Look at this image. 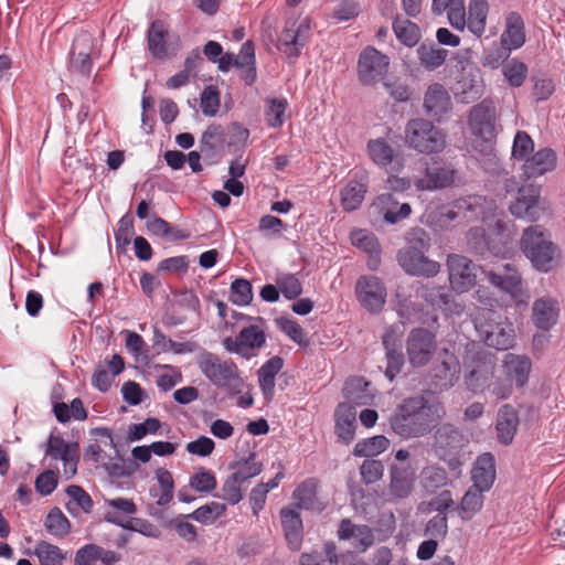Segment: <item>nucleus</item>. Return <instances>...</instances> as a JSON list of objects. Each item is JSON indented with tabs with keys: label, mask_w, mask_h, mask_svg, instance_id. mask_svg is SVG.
<instances>
[{
	"label": "nucleus",
	"mask_w": 565,
	"mask_h": 565,
	"mask_svg": "<svg viewBox=\"0 0 565 565\" xmlns=\"http://www.w3.org/2000/svg\"><path fill=\"white\" fill-rule=\"evenodd\" d=\"M390 58L373 46L365 47L359 56L358 76L362 84L372 85L386 75Z\"/></svg>",
	"instance_id": "4468645a"
},
{
	"label": "nucleus",
	"mask_w": 565,
	"mask_h": 565,
	"mask_svg": "<svg viewBox=\"0 0 565 565\" xmlns=\"http://www.w3.org/2000/svg\"><path fill=\"white\" fill-rule=\"evenodd\" d=\"M520 248L531 265L542 273L554 269L561 259L559 248L552 242L551 235L541 225H532L523 231Z\"/></svg>",
	"instance_id": "20e7f679"
},
{
	"label": "nucleus",
	"mask_w": 565,
	"mask_h": 565,
	"mask_svg": "<svg viewBox=\"0 0 565 565\" xmlns=\"http://www.w3.org/2000/svg\"><path fill=\"white\" fill-rule=\"evenodd\" d=\"M406 244L397 253L398 265L412 276L435 277L440 264L426 256L430 248L429 235L419 227L412 228L406 235Z\"/></svg>",
	"instance_id": "7ed1b4c3"
},
{
	"label": "nucleus",
	"mask_w": 565,
	"mask_h": 565,
	"mask_svg": "<svg viewBox=\"0 0 565 565\" xmlns=\"http://www.w3.org/2000/svg\"><path fill=\"white\" fill-rule=\"evenodd\" d=\"M417 56L422 66H424L426 70L433 71L445 63L448 56V51L439 47L434 43H422L417 47Z\"/></svg>",
	"instance_id": "de8ad7c7"
},
{
	"label": "nucleus",
	"mask_w": 565,
	"mask_h": 565,
	"mask_svg": "<svg viewBox=\"0 0 565 565\" xmlns=\"http://www.w3.org/2000/svg\"><path fill=\"white\" fill-rule=\"evenodd\" d=\"M75 449H78L77 443H66L60 435L51 434L45 444V455L52 460H61Z\"/></svg>",
	"instance_id": "4d7b16f0"
},
{
	"label": "nucleus",
	"mask_w": 565,
	"mask_h": 565,
	"mask_svg": "<svg viewBox=\"0 0 565 565\" xmlns=\"http://www.w3.org/2000/svg\"><path fill=\"white\" fill-rule=\"evenodd\" d=\"M230 300L237 306H247L253 300L252 285L248 280L237 278L231 284Z\"/></svg>",
	"instance_id": "774afa93"
},
{
	"label": "nucleus",
	"mask_w": 565,
	"mask_h": 565,
	"mask_svg": "<svg viewBox=\"0 0 565 565\" xmlns=\"http://www.w3.org/2000/svg\"><path fill=\"white\" fill-rule=\"evenodd\" d=\"M436 349L437 342L433 332L423 328L413 329L409 332L406 341V354L412 366H425Z\"/></svg>",
	"instance_id": "ddd939ff"
},
{
	"label": "nucleus",
	"mask_w": 565,
	"mask_h": 565,
	"mask_svg": "<svg viewBox=\"0 0 565 565\" xmlns=\"http://www.w3.org/2000/svg\"><path fill=\"white\" fill-rule=\"evenodd\" d=\"M393 30L396 38L407 46L415 45L419 40V29L409 20L396 19L393 22Z\"/></svg>",
	"instance_id": "0e129e2a"
},
{
	"label": "nucleus",
	"mask_w": 565,
	"mask_h": 565,
	"mask_svg": "<svg viewBox=\"0 0 565 565\" xmlns=\"http://www.w3.org/2000/svg\"><path fill=\"white\" fill-rule=\"evenodd\" d=\"M105 505L107 507L105 519L110 523L121 526H124L125 519L137 511L134 501L124 498L105 500Z\"/></svg>",
	"instance_id": "37998d69"
},
{
	"label": "nucleus",
	"mask_w": 565,
	"mask_h": 565,
	"mask_svg": "<svg viewBox=\"0 0 565 565\" xmlns=\"http://www.w3.org/2000/svg\"><path fill=\"white\" fill-rule=\"evenodd\" d=\"M373 205L379 209L387 224H396L407 218L412 213V207L408 203L399 204L390 193L379 195Z\"/></svg>",
	"instance_id": "473e14b6"
},
{
	"label": "nucleus",
	"mask_w": 565,
	"mask_h": 565,
	"mask_svg": "<svg viewBox=\"0 0 565 565\" xmlns=\"http://www.w3.org/2000/svg\"><path fill=\"white\" fill-rule=\"evenodd\" d=\"M284 476V468L281 467L273 479L267 482H260L250 490L249 504L254 515L257 516L259 514L266 503L268 492L278 487Z\"/></svg>",
	"instance_id": "c03bdc74"
},
{
	"label": "nucleus",
	"mask_w": 565,
	"mask_h": 565,
	"mask_svg": "<svg viewBox=\"0 0 565 565\" xmlns=\"http://www.w3.org/2000/svg\"><path fill=\"white\" fill-rule=\"evenodd\" d=\"M390 476L391 493L398 499L407 498L413 491L415 469L409 463L392 465Z\"/></svg>",
	"instance_id": "7c9ffc66"
},
{
	"label": "nucleus",
	"mask_w": 565,
	"mask_h": 565,
	"mask_svg": "<svg viewBox=\"0 0 565 565\" xmlns=\"http://www.w3.org/2000/svg\"><path fill=\"white\" fill-rule=\"evenodd\" d=\"M366 151L372 162L381 168L391 167L397 172L403 169V158L384 138L370 139Z\"/></svg>",
	"instance_id": "4be33fe9"
},
{
	"label": "nucleus",
	"mask_w": 565,
	"mask_h": 565,
	"mask_svg": "<svg viewBox=\"0 0 565 565\" xmlns=\"http://www.w3.org/2000/svg\"><path fill=\"white\" fill-rule=\"evenodd\" d=\"M558 301L550 296L536 299L532 306L533 324L542 331L551 330L558 320Z\"/></svg>",
	"instance_id": "b1692460"
},
{
	"label": "nucleus",
	"mask_w": 565,
	"mask_h": 565,
	"mask_svg": "<svg viewBox=\"0 0 565 565\" xmlns=\"http://www.w3.org/2000/svg\"><path fill=\"white\" fill-rule=\"evenodd\" d=\"M475 326L488 347L507 350L514 341V329L507 317L491 309L483 310L476 319Z\"/></svg>",
	"instance_id": "39448f33"
},
{
	"label": "nucleus",
	"mask_w": 565,
	"mask_h": 565,
	"mask_svg": "<svg viewBox=\"0 0 565 565\" xmlns=\"http://www.w3.org/2000/svg\"><path fill=\"white\" fill-rule=\"evenodd\" d=\"M557 154L552 148H540L523 161L522 172L527 179L539 178L556 168Z\"/></svg>",
	"instance_id": "5701e85b"
},
{
	"label": "nucleus",
	"mask_w": 565,
	"mask_h": 565,
	"mask_svg": "<svg viewBox=\"0 0 565 565\" xmlns=\"http://www.w3.org/2000/svg\"><path fill=\"white\" fill-rule=\"evenodd\" d=\"M359 302L371 313L380 312L386 302V288L376 276H361L355 285Z\"/></svg>",
	"instance_id": "dca6fc26"
},
{
	"label": "nucleus",
	"mask_w": 565,
	"mask_h": 565,
	"mask_svg": "<svg viewBox=\"0 0 565 565\" xmlns=\"http://www.w3.org/2000/svg\"><path fill=\"white\" fill-rule=\"evenodd\" d=\"M244 489V483L234 473H231L224 480L216 497L234 505L243 500Z\"/></svg>",
	"instance_id": "864d4df0"
},
{
	"label": "nucleus",
	"mask_w": 565,
	"mask_h": 565,
	"mask_svg": "<svg viewBox=\"0 0 565 565\" xmlns=\"http://www.w3.org/2000/svg\"><path fill=\"white\" fill-rule=\"evenodd\" d=\"M534 152V141L531 136L523 130L516 131L513 145L512 157L519 161H525Z\"/></svg>",
	"instance_id": "338daca9"
},
{
	"label": "nucleus",
	"mask_w": 565,
	"mask_h": 565,
	"mask_svg": "<svg viewBox=\"0 0 565 565\" xmlns=\"http://www.w3.org/2000/svg\"><path fill=\"white\" fill-rule=\"evenodd\" d=\"M451 108V97L441 84L435 83L428 86L424 95V109L427 115L440 120Z\"/></svg>",
	"instance_id": "393cba45"
},
{
	"label": "nucleus",
	"mask_w": 565,
	"mask_h": 565,
	"mask_svg": "<svg viewBox=\"0 0 565 565\" xmlns=\"http://www.w3.org/2000/svg\"><path fill=\"white\" fill-rule=\"evenodd\" d=\"M226 141L225 130L221 125L212 124L202 134L200 139V152L204 157H213L224 147Z\"/></svg>",
	"instance_id": "79ce46f5"
},
{
	"label": "nucleus",
	"mask_w": 565,
	"mask_h": 565,
	"mask_svg": "<svg viewBox=\"0 0 565 565\" xmlns=\"http://www.w3.org/2000/svg\"><path fill=\"white\" fill-rule=\"evenodd\" d=\"M532 362L526 355L507 353L502 361V372L518 387H523L529 381Z\"/></svg>",
	"instance_id": "c85d7f7f"
},
{
	"label": "nucleus",
	"mask_w": 565,
	"mask_h": 565,
	"mask_svg": "<svg viewBox=\"0 0 565 565\" xmlns=\"http://www.w3.org/2000/svg\"><path fill=\"white\" fill-rule=\"evenodd\" d=\"M540 193V188L533 184L520 188L515 201L509 206L511 214L516 218L537 221L541 215Z\"/></svg>",
	"instance_id": "f3484780"
},
{
	"label": "nucleus",
	"mask_w": 565,
	"mask_h": 565,
	"mask_svg": "<svg viewBox=\"0 0 565 565\" xmlns=\"http://www.w3.org/2000/svg\"><path fill=\"white\" fill-rule=\"evenodd\" d=\"M266 342V335L262 328L250 324L241 330L236 338H226L223 345L226 351L241 355H247L250 350L260 349Z\"/></svg>",
	"instance_id": "6ab92c4d"
},
{
	"label": "nucleus",
	"mask_w": 565,
	"mask_h": 565,
	"mask_svg": "<svg viewBox=\"0 0 565 565\" xmlns=\"http://www.w3.org/2000/svg\"><path fill=\"white\" fill-rule=\"evenodd\" d=\"M419 296L435 309L447 310L451 295L444 286L427 284L418 290Z\"/></svg>",
	"instance_id": "8fccbe9b"
},
{
	"label": "nucleus",
	"mask_w": 565,
	"mask_h": 565,
	"mask_svg": "<svg viewBox=\"0 0 565 565\" xmlns=\"http://www.w3.org/2000/svg\"><path fill=\"white\" fill-rule=\"evenodd\" d=\"M190 487L196 492L210 493L216 489L215 475L204 467H200L190 478Z\"/></svg>",
	"instance_id": "680f3d73"
},
{
	"label": "nucleus",
	"mask_w": 565,
	"mask_h": 565,
	"mask_svg": "<svg viewBox=\"0 0 565 565\" xmlns=\"http://www.w3.org/2000/svg\"><path fill=\"white\" fill-rule=\"evenodd\" d=\"M511 53L512 51L503 45L500 41L493 42L483 50L481 64L483 67L497 70L508 62Z\"/></svg>",
	"instance_id": "3c124183"
},
{
	"label": "nucleus",
	"mask_w": 565,
	"mask_h": 565,
	"mask_svg": "<svg viewBox=\"0 0 565 565\" xmlns=\"http://www.w3.org/2000/svg\"><path fill=\"white\" fill-rule=\"evenodd\" d=\"M526 41L525 24L520 13L509 12L504 18V30L500 35V42L511 51L521 49Z\"/></svg>",
	"instance_id": "cd10ccee"
},
{
	"label": "nucleus",
	"mask_w": 565,
	"mask_h": 565,
	"mask_svg": "<svg viewBox=\"0 0 565 565\" xmlns=\"http://www.w3.org/2000/svg\"><path fill=\"white\" fill-rule=\"evenodd\" d=\"M444 415V405L435 395H418L404 399L390 417V425L403 439L418 438L430 433Z\"/></svg>",
	"instance_id": "f257e3e1"
},
{
	"label": "nucleus",
	"mask_w": 565,
	"mask_h": 565,
	"mask_svg": "<svg viewBox=\"0 0 565 565\" xmlns=\"http://www.w3.org/2000/svg\"><path fill=\"white\" fill-rule=\"evenodd\" d=\"M66 493L70 498L66 503V508L71 513H77L78 511L89 512L93 508V501L89 494L79 486H68Z\"/></svg>",
	"instance_id": "5fc2aeb1"
},
{
	"label": "nucleus",
	"mask_w": 565,
	"mask_h": 565,
	"mask_svg": "<svg viewBox=\"0 0 565 565\" xmlns=\"http://www.w3.org/2000/svg\"><path fill=\"white\" fill-rule=\"evenodd\" d=\"M310 20L308 18H289L279 34L277 49L290 60L301 55L310 38Z\"/></svg>",
	"instance_id": "1a4fd4ad"
},
{
	"label": "nucleus",
	"mask_w": 565,
	"mask_h": 565,
	"mask_svg": "<svg viewBox=\"0 0 565 565\" xmlns=\"http://www.w3.org/2000/svg\"><path fill=\"white\" fill-rule=\"evenodd\" d=\"M284 366V360L275 355L267 360L258 370V384L267 401L274 397L275 393V379L276 375Z\"/></svg>",
	"instance_id": "ea45409f"
},
{
	"label": "nucleus",
	"mask_w": 565,
	"mask_h": 565,
	"mask_svg": "<svg viewBox=\"0 0 565 565\" xmlns=\"http://www.w3.org/2000/svg\"><path fill=\"white\" fill-rule=\"evenodd\" d=\"M489 3L487 0H470L466 14V28L475 36L481 38L486 32Z\"/></svg>",
	"instance_id": "58836bf2"
},
{
	"label": "nucleus",
	"mask_w": 565,
	"mask_h": 565,
	"mask_svg": "<svg viewBox=\"0 0 565 565\" xmlns=\"http://www.w3.org/2000/svg\"><path fill=\"white\" fill-rule=\"evenodd\" d=\"M519 425V416L511 405H503L498 412L497 434L498 439L503 445L512 443Z\"/></svg>",
	"instance_id": "4c0bfd02"
},
{
	"label": "nucleus",
	"mask_w": 565,
	"mask_h": 565,
	"mask_svg": "<svg viewBox=\"0 0 565 565\" xmlns=\"http://www.w3.org/2000/svg\"><path fill=\"white\" fill-rule=\"evenodd\" d=\"M449 282L456 292H467L477 282L478 266L466 256L450 254L447 257Z\"/></svg>",
	"instance_id": "2eb2a0df"
},
{
	"label": "nucleus",
	"mask_w": 565,
	"mask_h": 565,
	"mask_svg": "<svg viewBox=\"0 0 565 565\" xmlns=\"http://www.w3.org/2000/svg\"><path fill=\"white\" fill-rule=\"evenodd\" d=\"M228 468L244 484L252 478L258 476L263 469V462L257 459L255 452H250L246 458L233 461Z\"/></svg>",
	"instance_id": "a18cd8bd"
},
{
	"label": "nucleus",
	"mask_w": 565,
	"mask_h": 565,
	"mask_svg": "<svg viewBox=\"0 0 565 565\" xmlns=\"http://www.w3.org/2000/svg\"><path fill=\"white\" fill-rule=\"evenodd\" d=\"M46 531L54 536H65L68 534L71 524L68 519L58 508H53L45 519Z\"/></svg>",
	"instance_id": "bf43d9fd"
},
{
	"label": "nucleus",
	"mask_w": 565,
	"mask_h": 565,
	"mask_svg": "<svg viewBox=\"0 0 565 565\" xmlns=\"http://www.w3.org/2000/svg\"><path fill=\"white\" fill-rule=\"evenodd\" d=\"M367 191L366 177L361 174L360 179L350 180L341 190V206L347 212L358 210Z\"/></svg>",
	"instance_id": "e433bc0d"
},
{
	"label": "nucleus",
	"mask_w": 565,
	"mask_h": 565,
	"mask_svg": "<svg viewBox=\"0 0 565 565\" xmlns=\"http://www.w3.org/2000/svg\"><path fill=\"white\" fill-rule=\"evenodd\" d=\"M202 374L217 387L236 390L242 380L236 364L231 360H221L216 354L204 351L198 359Z\"/></svg>",
	"instance_id": "0eeeda50"
},
{
	"label": "nucleus",
	"mask_w": 565,
	"mask_h": 565,
	"mask_svg": "<svg viewBox=\"0 0 565 565\" xmlns=\"http://www.w3.org/2000/svg\"><path fill=\"white\" fill-rule=\"evenodd\" d=\"M318 482L315 479H307L300 483L292 493L296 505L299 509L320 512L324 503L318 498Z\"/></svg>",
	"instance_id": "f704fd0d"
},
{
	"label": "nucleus",
	"mask_w": 565,
	"mask_h": 565,
	"mask_svg": "<svg viewBox=\"0 0 565 565\" xmlns=\"http://www.w3.org/2000/svg\"><path fill=\"white\" fill-rule=\"evenodd\" d=\"M125 367L120 355L114 354L105 364H99L92 376V385L100 392H107L114 379L119 375Z\"/></svg>",
	"instance_id": "72a5a7b5"
},
{
	"label": "nucleus",
	"mask_w": 565,
	"mask_h": 565,
	"mask_svg": "<svg viewBox=\"0 0 565 565\" xmlns=\"http://www.w3.org/2000/svg\"><path fill=\"white\" fill-rule=\"evenodd\" d=\"M335 419V435L339 440L344 444H350L355 435L356 428V411L355 407L341 403L334 412Z\"/></svg>",
	"instance_id": "2f4dec72"
},
{
	"label": "nucleus",
	"mask_w": 565,
	"mask_h": 565,
	"mask_svg": "<svg viewBox=\"0 0 565 565\" xmlns=\"http://www.w3.org/2000/svg\"><path fill=\"white\" fill-rule=\"evenodd\" d=\"M388 446L390 440L383 435H377L356 443L353 454L356 457H374L385 451Z\"/></svg>",
	"instance_id": "603ef678"
},
{
	"label": "nucleus",
	"mask_w": 565,
	"mask_h": 565,
	"mask_svg": "<svg viewBox=\"0 0 565 565\" xmlns=\"http://www.w3.org/2000/svg\"><path fill=\"white\" fill-rule=\"evenodd\" d=\"M486 275L493 286L507 292L516 305H527L530 294L523 287L522 277L515 266L507 263L497 270L487 271Z\"/></svg>",
	"instance_id": "9d476101"
},
{
	"label": "nucleus",
	"mask_w": 565,
	"mask_h": 565,
	"mask_svg": "<svg viewBox=\"0 0 565 565\" xmlns=\"http://www.w3.org/2000/svg\"><path fill=\"white\" fill-rule=\"evenodd\" d=\"M527 66L518 58L508 60L502 66V74L510 86L520 87L523 85L527 77Z\"/></svg>",
	"instance_id": "13d9d810"
},
{
	"label": "nucleus",
	"mask_w": 565,
	"mask_h": 565,
	"mask_svg": "<svg viewBox=\"0 0 565 565\" xmlns=\"http://www.w3.org/2000/svg\"><path fill=\"white\" fill-rule=\"evenodd\" d=\"M495 207V202L492 199L482 195H468L438 207L429 214V223L440 230H448L465 222L487 221L493 215Z\"/></svg>",
	"instance_id": "f03ea898"
},
{
	"label": "nucleus",
	"mask_w": 565,
	"mask_h": 565,
	"mask_svg": "<svg viewBox=\"0 0 565 565\" xmlns=\"http://www.w3.org/2000/svg\"><path fill=\"white\" fill-rule=\"evenodd\" d=\"M34 555L41 565H63L65 554L62 550L49 542L41 541L34 546Z\"/></svg>",
	"instance_id": "6e6d98bb"
},
{
	"label": "nucleus",
	"mask_w": 565,
	"mask_h": 565,
	"mask_svg": "<svg viewBox=\"0 0 565 565\" xmlns=\"http://www.w3.org/2000/svg\"><path fill=\"white\" fill-rule=\"evenodd\" d=\"M493 375V365L490 362L479 363L466 376V384L473 393L483 392L490 387V380Z\"/></svg>",
	"instance_id": "09e8293b"
},
{
	"label": "nucleus",
	"mask_w": 565,
	"mask_h": 565,
	"mask_svg": "<svg viewBox=\"0 0 565 565\" xmlns=\"http://www.w3.org/2000/svg\"><path fill=\"white\" fill-rule=\"evenodd\" d=\"M169 29L162 20H153L147 31V46L152 57L166 60L170 54Z\"/></svg>",
	"instance_id": "a878e982"
},
{
	"label": "nucleus",
	"mask_w": 565,
	"mask_h": 565,
	"mask_svg": "<svg viewBox=\"0 0 565 565\" xmlns=\"http://www.w3.org/2000/svg\"><path fill=\"white\" fill-rule=\"evenodd\" d=\"M405 145L420 153H437L446 146L445 135L424 118L411 119L404 129Z\"/></svg>",
	"instance_id": "423d86ee"
},
{
	"label": "nucleus",
	"mask_w": 565,
	"mask_h": 565,
	"mask_svg": "<svg viewBox=\"0 0 565 565\" xmlns=\"http://www.w3.org/2000/svg\"><path fill=\"white\" fill-rule=\"evenodd\" d=\"M495 480L494 457L490 452H484L477 457L471 470L472 488L488 492Z\"/></svg>",
	"instance_id": "bb28decb"
},
{
	"label": "nucleus",
	"mask_w": 565,
	"mask_h": 565,
	"mask_svg": "<svg viewBox=\"0 0 565 565\" xmlns=\"http://www.w3.org/2000/svg\"><path fill=\"white\" fill-rule=\"evenodd\" d=\"M495 107L490 99H483L475 105L469 114V126L473 135L490 140L494 137Z\"/></svg>",
	"instance_id": "a211bd4d"
},
{
	"label": "nucleus",
	"mask_w": 565,
	"mask_h": 565,
	"mask_svg": "<svg viewBox=\"0 0 565 565\" xmlns=\"http://www.w3.org/2000/svg\"><path fill=\"white\" fill-rule=\"evenodd\" d=\"M456 178L457 170L451 163L431 158L426 161L425 175L415 178L414 184L418 191H435L452 186Z\"/></svg>",
	"instance_id": "9b49d317"
},
{
	"label": "nucleus",
	"mask_w": 565,
	"mask_h": 565,
	"mask_svg": "<svg viewBox=\"0 0 565 565\" xmlns=\"http://www.w3.org/2000/svg\"><path fill=\"white\" fill-rule=\"evenodd\" d=\"M226 512V505L216 501H212L205 505L198 508L189 516L196 522L211 524Z\"/></svg>",
	"instance_id": "052dcab7"
},
{
	"label": "nucleus",
	"mask_w": 565,
	"mask_h": 565,
	"mask_svg": "<svg viewBox=\"0 0 565 565\" xmlns=\"http://www.w3.org/2000/svg\"><path fill=\"white\" fill-rule=\"evenodd\" d=\"M281 525L285 537L291 550L298 551L302 541V521L299 513L291 508H284L280 511Z\"/></svg>",
	"instance_id": "c9c22d12"
},
{
	"label": "nucleus",
	"mask_w": 565,
	"mask_h": 565,
	"mask_svg": "<svg viewBox=\"0 0 565 565\" xmlns=\"http://www.w3.org/2000/svg\"><path fill=\"white\" fill-rule=\"evenodd\" d=\"M447 480V473L445 469L440 467L428 466L422 471V484L429 492H434L438 488L444 487Z\"/></svg>",
	"instance_id": "69168bd1"
},
{
	"label": "nucleus",
	"mask_w": 565,
	"mask_h": 565,
	"mask_svg": "<svg viewBox=\"0 0 565 565\" xmlns=\"http://www.w3.org/2000/svg\"><path fill=\"white\" fill-rule=\"evenodd\" d=\"M459 373L460 364L457 356L445 350L443 360L430 371L431 384L437 391H446L455 385Z\"/></svg>",
	"instance_id": "412c9836"
},
{
	"label": "nucleus",
	"mask_w": 565,
	"mask_h": 565,
	"mask_svg": "<svg viewBox=\"0 0 565 565\" xmlns=\"http://www.w3.org/2000/svg\"><path fill=\"white\" fill-rule=\"evenodd\" d=\"M287 105L285 98H271L267 100L265 118L269 127L279 128L284 125Z\"/></svg>",
	"instance_id": "e2e57ef3"
},
{
	"label": "nucleus",
	"mask_w": 565,
	"mask_h": 565,
	"mask_svg": "<svg viewBox=\"0 0 565 565\" xmlns=\"http://www.w3.org/2000/svg\"><path fill=\"white\" fill-rule=\"evenodd\" d=\"M93 52L92 36L87 33L77 35L70 51L68 70L73 73L88 77L93 62L90 58Z\"/></svg>",
	"instance_id": "aec40b11"
},
{
	"label": "nucleus",
	"mask_w": 565,
	"mask_h": 565,
	"mask_svg": "<svg viewBox=\"0 0 565 565\" xmlns=\"http://www.w3.org/2000/svg\"><path fill=\"white\" fill-rule=\"evenodd\" d=\"M338 537L343 541H352L353 547L360 552H365L374 543L373 532L367 525H355L349 519L341 521Z\"/></svg>",
	"instance_id": "c756f323"
},
{
	"label": "nucleus",
	"mask_w": 565,
	"mask_h": 565,
	"mask_svg": "<svg viewBox=\"0 0 565 565\" xmlns=\"http://www.w3.org/2000/svg\"><path fill=\"white\" fill-rule=\"evenodd\" d=\"M92 434L96 439L86 447L85 458L87 460L98 462L102 459L104 447L116 448V444L114 441L113 434L108 428L98 427L93 429Z\"/></svg>",
	"instance_id": "49530a36"
},
{
	"label": "nucleus",
	"mask_w": 565,
	"mask_h": 565,
	"mask_svg": "<svg viewBox=\"0 0 565 565\" xmlns=\"http://www.w3.org/2000/svg\"><path fill=\"white\" fill-rule=\"evenodd\" d=\"M491 233L487 235L486 230L481 226L471 227L467 233V239L469 245L478 253L484 250H491L499 253L500 249L493 245L491 235L498 236L499 243L505 246L511 242L513 233L511 225L501 218H495L489 225Z\"/></svg>",
	"instance_id": "f8f14e48"
},
{
	"label": "nucleus",
	"mask_w": 565,
	"mask_h": 565,
	"mask_svg": "<svg viewBox=\"0 0 565 565\" xmlns=\"http://www.w3.org/2000/svg\"><path fill=\"white\" fill-rule=\"evenodd\" d=\"M466 441L463 434L456 426L444 424L435 431L433 450L451 470H457L461 466L460 457Z\"/></svg>",
	"instance_id": "6e6552de"
},
{
	"label": "nucleus",
	"mask_w": 565,
	"mask_h": 565,
	"mask_svg": "<svg viewBox=\"0 0 565 565\" xmlns=\"http://www.w3.org/2000/svg\"><path fill=\"white\" fill-rule=\"evenodd\" d=\"M484 493L481 490L469 487L456 507L459 518L463 522L472 520L481 510L484 502Z\"/></svg>",
	"instance_id": "a19ab883"
}]
</instances>
